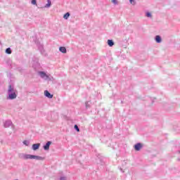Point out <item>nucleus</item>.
<instances>
[{
    "label": "nucleus",
    "instance_id": "9d476101",
    "mask_svg": "<svg viewBox=\"0 0 180 180\" xmlns=\"http://www.w3.org/2000/svg\"><path fill=\"white\" fill-rule=\"evenodd\" d=\"M59 51H60V53H63V54H65L67 53V49L64 46H60L59 48Z\"/></svg>",
    "mask_w": 180,
    "mask_h": 180
},
{
    "label": "nucleus",
    "instance_id": "a211bd4d",
    "mask_svg": "<svg viewBox=\"0 0 180 180\" xmlns=\"http://www.w3.org/2000/svg\"><path fill=\"white\" fill-rule=\"evenodd\" d=\"M31 4L32 5H37V1L36 0H32Z\"/></svg>",
    "mask_w": 180,
    "mask_h": 180
},
{
    "label": "nucleus",
    "instance_id": "f8f14e48",
    "mask_svg": "<svg viewBox=\"0 0 180 180\" xmlns=\"http://www.w3.org/2000/svg\"><path fill=\"white\" fill-rule=\"evenodd\" d=\"M39 50L41 51V53L43 54L44 53V49L43 48V44H38Z\"/></svg>",
    "mask_w": 180,
    "mask_h": 180
},
{
    "label": "nucleus",
    "instance_id": "9b49d317",
    "mask_svg": "<svg viewBox=\"0 0 180 180\" xmlns=\"http://www.w3.org/2000/svg\"><path fill=\"white\" fill-rule=\"evenodd\" d=\"M107 43L110 47H113V46H115V42L112 39H108Z\"/></svg>",
    "mask_w": 180,
    "mask_h": 180
},
{
    "label": "nucleus",
    "instance_id": "aec40b11",
    "mask_svg": "<svg viewBox=\"0 0 180 180\" xmlns=\"http://www.w3.org/2000/svg\"><path fill=\"white\" fill-rule=\"evenodd\" d=\"M111 2L114 4V5H117V0H111Z\"/></svg>",
    "mask_w": 180,
    "mask_h": 180
},
{
    "label": "nucleus",
    "instance_id": "f257e3e1",
    "mask_svg": "<svg viewBox=\"0 0 180 180\" xmlns=\"http://www.w3.org/2000/svg\"><path fill=\"white\" fill-rule=\"evenodd\" d=\"M7 94V99L9 101H13V99L18 98V91L12 85L8 86Z\"/></svg>",
    "mask_w": 180,
    "mask_h": 180
},
{
    "label": "nucleus",
    "instance_id": "7ed1b4c3",
    "mask_svg": "<svg viewBox=\"0 0 180 180\" xmlns=\"http://www.w3.org/2000/svg\"><path fill=\"white\" fill-rule=\"evenodd\" d=\"M38 75L42 79H44L45 81H51V79H50V77L45 72L43 71H39L38 72Z\"/></svg>",
    "mask_w": 180,
    "mask_h": 180
},
{
    "label": "nucleus",
    "instance_id": "ddd939ff",
    "mask_svg": "<svg viewBox=\"0 0 180 180\" xmlns=\"http://www.w3.org/2000/svg\"><path fill=\"white\" fill-rule=\"evenodd\" d=\"M47 4L45 5L44 8H50L51 6V0H47Z\"/></svg>",
    "mask_w": 180,
    "mask_h": 180
},
{
    "label": "nucleus",
    "instance_id": "f3484780",
    "mask_svg": "<svg viewBox=\"0 0 180 180\" xmlns=\"http://www.w3.org/2000/svg\"><path fill=\"white\" fill-rule=\"evenodd\" d=\"M22 143L24 144V146H29L30 144V141L25 140L22 141Z\"/></svg>",
    "mask_w": 180,
    "mask_h": 180
},
{
    "label": "nucleus",
    "instance_id": "20e7f679",
    "mask_svg": "<svg viewBox=\"0 0 180 180\" xmlns=\"http://www.w3.org/2000/svg\"><path fill=\"white\" fill-rule=\"evenodd\" d=\"M134 148L136 151H140L143 148V144L141 143H138L134 145Z\"/></svg>",
    "mask_w": 180,
    "mask_h": 180
},
{
    "label": "nucleus",
    "instance_id": "1a4fd4ad",
    "mask_svg": "<svg viewBox=\"0 0 180 180\" xmlns=\"http://www.w3.org/2000/svg\"><path fill=\"white\" fill-rule=\"evenodd\" d=\"M40 147V143H34L32 145V150H34V151H36V150H39Z\"/></svg>",
    "mask_w": 180,
    "mask_h": 180
},
{
    "label": "nucleus",
    "instance_id": "423d86ee",
    "mask_svg": "<svg viewBox=\"0 0 180 180\" xmlns=\"http://www.w3.org/2000/svg\"><path fill=\"white\" fill-rule=\"evenodd\" d=\"M11 126H13L12 121L6 120L4 122V127L8 128V127H11Z\"/></svg>",
    "mask_w": 180,
    "mask_h": 180
},
{
    "label": "nucleus",
    "instance_id": "dca6fc26",
    "mask_svg": "<svg viewBox=\"0 0 180 180\" xmlns=\"http://www.w3.org/2000/svg\"><path fill=\"white\" fill-rule=\"evenodd\" d=\"M70 13H66L64 15H63V18L67 20L68 19V18H70Z\"/></svg>",
    "mask_w": 180,
    "mask_h": 180
},
{
    "label": "nucleus",
    "instance_id": "6e6552de",
    "mask_svg": "<svg viewBox=\"0 0 180 180\" xmlns=\"http://www.w3.org/2000/svg\"><path fill=\"white\" fill-rule=\"evenodd\" d=\"M44 95L45 96H46V98H49V99H51V98H53V94H50V92H49V91L47 90L44 91Z\"/></svg>",
    "mask_w": 180,
    "mask_h": 180
},
{
    "label": "nucleus",
    "instance_id": "4468645a",
    "mask_svg": "<svg viewBox=\"0 0 180 180\" xmlns=\"http://www.w3.org/2000/svg\"><path fill=\"white\" fill-rule=\"evenodd\" d=\"M6 54H12V50H11V48H7L6 49Z\"/></svg>",
    "mask_w": 180,
    "mask_h": 180
},
{
    "label": "nucleus",
    "instance_id": "412c9836",
    "mask_svg": "<svg viewBox=\"0 0 180 180\" xmlns=\"http://www.w3.org/2000/svg\"><path fill=\"white\" fill-rule=\"evenodd\" d=\"M75 130L79 131V128L78 127V125L77 124L75 125Z\"/></svg>",
    "mask_w": 180,
    "mask_h": 180
},
{
    "label": "nucleus",
    "instance_id": "0eeeda50",
    "mask_svg": "<svg viewBox=\"0 0 180 180\" xmlns=\"http://www.w3.org/2000/svg\"><path fill=\"white\" fill-rule=\"evenodd\" d=\"M155 40L156 41V43H161L162 41V39L161 38V36L160 35H156L155 37Z\"/></svg>",
    "mask_w": 180,
    "mask_h": 180
},
{
    "label": "nucleus",
    "instance_id": "2eb2a0df",
    "mask_svg": "<svg viewBox=\"0 0 180 180\" xmlns=\"http://www.w3.org/2000/svg\"><path fill=\"white\" fill-rule=\"evenodd\" d=\"M146 18H153V15H151V13H150V12H146Z\"/></svg>",
    "mask_w": 180,
    "mask_h": 180
},
{
    "label": "nucleus",
    "instance_id": "f03ea898",
    "mask_svg": "<svg viewBox=\"0 0 180 180\" xmlns=\"http://www.w3.org/2000/svg\"><path fill=\"white\" fill-rule=\"evenodd\" d=\"M21 158L22 160H36L37 161H43L44 158L36 155H31V154H22Z\"/></svg>",
    "mask_w": 180,
    "mask_h": 180
},
{
    "label": "nucleus",
    "instance_id": "39448f33",
    "mask_svg": "<svg viewBox=\"0 0 180 180\" xmlns=\"http://www.w3.org/2000/svg\"><path fill=\"white\" fill-rule=\"evenodd\" d=\"M50 146H51V141H48L44 146L43 148L45 151H49L50 150Z\"/></svg>",
    "mask_w": 180,
    "mask_h": 180
},
{
    "label": "nucleus",
    "instance_id": "4be33fe9",
    "mask_svg": "<svg viewBox=\"0 0 180 180\" xmlns=\"http://www.w3.org/2000/svg\"><path fill=\"white\" fill-rule=\"evenodd\" d=\"M60 180H67V176H60Z\"/></svg>",
    "mask_w": 180,
    "mask_h": 180
},
{
    "label": "nucleus",
    "instance_id": "5701e85b",
    "mask_svg": "<svg viewBox=\"0 0 180 180\" xmlns=\"http://www.w3.org/2000/svg\"><path fill=\"white\" fill-rule=\"evenodd\" d=\"M85 105H86V109H88V108H89V104L88 103V102H86Z\"/></svg>",
    "mask_w": 180,
    "mask_h": 180
},
{
    "label": "nucleus",
    "instance_id": "6ab92c4d",
    "mask_svg": "<svg viewBox=\"0 0 180 180\" xmlns=\"http://www.w3.org/2000/svg\"><path fill=\"white\" fill-rule=\"evenodd\" d=\"M129 3L131 4V5H134L136 4V1L135 0H129Z\"/></svg>",
    "mask_w": 180,
    "mask_h": 180
}]
</instances>
